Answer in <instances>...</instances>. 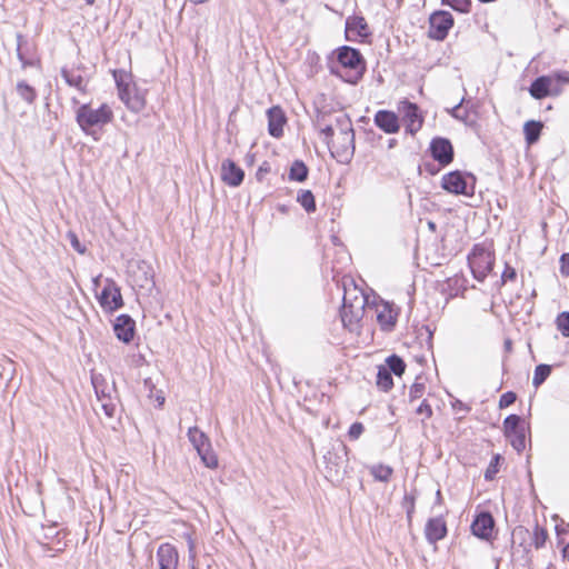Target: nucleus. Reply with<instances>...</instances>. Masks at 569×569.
Segmentation results:
<instances>
[{
  "mask_svg": "<svg viewBox=\"0 0 569 569\" xmlns=\"http://www.w3.org/2000/svg\"><path fill=\"white\" fill-rule=\"evenodd\" d=\"M244 171L231 159H224L221 163V179L230 187H238L242 183Z\"/></svg>",
  "mask_w": 569,
  "mask_h": 569,
  "instance_id": "obj_13",
  "label": "nucleus"
},
{
  "mask_svg": "<svg viewBox=\"0 0 569 569\" xmlns=\"http://www.w3.org/2000/svg\"><path fill=\"white\" fill-rule=\"evenodd\" d=\"M375 123L386 133H397L400 129L397 114L388 110H379L375 114Z\"/></svg>",
  "mask_w": 569,
  "mask_h": 569,
  "instance_id": "obj_21",
  "label": "nucleus"
},
{
  "mask_svg": "<svg viewBox=\"0 0 569 569\" xmlns=\"http://www.w3.org/2000/svg\"><path fill=\"white\" fill-rule=\"evenodd\" d=\"M150 283H152V280L150 278H148V277H144V280L141 281V282H138V286L143 288V287H146V286H148Z\"/></svg>",
  "mask_w": 569,
  "mask_h": 569,
  "instance_id": "obj_57",
  "label": "nucleus"
},
{
  "mask_svg": "<svg viewBox=\"0 0 569 569\" xmlns=\"http://www.w3.org/2000/svg\"><path fill=\"white\" fill-rule=\"evenodd\" d=\"M441 186L446 191L453 194H470L467 180L460 171H452L445 174L441 179Z\"/></svg>",
  "mask_w": 569,
  "mask_h": 569,
  "instance_id": "obj_12",
  "label": "nucleus"
},
{
  "mask_svg": "<svg viewBox=\"0 0 569 569\" xmlns=\"http://www.w3.org/2000/svg\"><path fill=\"white\" fill-rule=\"evenodd\" d=\"M61 77L69 87L77 89L81 93L87 92L88 79L79 68H62Z\"/></svg>",
  "mask_w": 569,
  "mask_h": 569,
  "instance_id": "obj_22",
  "label": "nucleus"
},
{
  "mask_svg": "<svg viewBox=\"0 0 569 569\" xmlns=\"http://www.w3.org/2000/svg\"><path fill=\"white\" fill-rule=\"evenodd\" d=\"M157 559L160 569H177L179 555L177 549L170 543H162L157 550Z\"/></svg>",
  "mask_w": 569,
  "mask_h": 569,
  "instance_id": "obj_16",
  "label": "nucleus"
},
{
  "mask_svg": "<svg viewBox=\"0 0 569 569\" xmlns=\"http://www.w3.org/2000/svg\"><path fill=\"white\" fill-rule=\"evenodd\" d=\"M339 122L345 124L340 132L338 139L340 143H336L335 156L345 157L346 159L351 156L355 151V131L351 127V123L346 119H338Z\"/></svg>",
  "mask_w": 569,
  "mask_h": 569,
  "instance_id": "obj_10",
  "label": "nucleus"
},
{
  "mask_svg": "<svg viewBox=\"0 0 569 569\" xmlns=\"http://www.w3.org/2000/svg\"><path fill=\"white\" fill-rule=\"evenodd\" d=\"M495 258L492 253L481 246H475L468 256L469 267L478 281H483L492 270Z\"/></svg>",
  "mask_w": 569,
  "mask_h": 569,
  "instance_id": "obj_6",
  "label": "nucleus"
},
{
  "mask_svg": "<svg viewBox=\"0 0 569 569\" xmlns=\"http://www.w3.org/2000/svg\"><path fill=\"white\" fill-rule=\"evenodd\" d=\"M499 461H500V455H496L492 457V459L485 472L486 480H492L495 478V476L498 473Z\"/></svg>",
  "mask_w": 569,
  "mask_h": 569,
  "instance_id": "obj_42",
  "label": "nucleus"
},
{
  "mask_svg": "<svg viewBox=\"0 0 569 569\" xmlns=\"http://www.w3.org/2000/svg\"><path fill=\"white\" fill-rule=\"evenodd\" d=\"M71 247L78 251L79 253L86 252V247L81 244L80 240L78 239L77 234L72 231H69L67 234Z\"/></svg>",
  "mask_w": 569,
  "mask_h": 569,
  "instance_id": "obj_46",
  "label": "nucleus"
},
{
  "mask_svg": "<svg viewBox=\"0 0 569 569\" xmlns=\"http://www.w3.org/2000/svg\"><path fill=\"white\" fill-rule=\"evenodd\" d=\"M542 123L539 121H527L523 126V132L528 144H532L538 141Z\"/></svg>",
  "mask_w": 569,
  "mask_h": 569,
  "instance_id": "obj_26",
  "label": "nucleus"
},
{
  "mask_svg": "<svg viewBox=\"0 0 569 569\" xmlns=\"http://www.w3.org/2000/svg\"><path fill=\"white\" fill-rule=\"evenodd\" d=\"M416 412L420 416H425L426 419H429L432 416V409L427 401H422Z\"/></svg>",
  "mask_w": 569,
  "mask_h": 569,
  "instance_id": "obj_50",
  "label": "nucleus"
},
{
  "mask_svg": "<svg viewBox=\"0 0 569 569\" xmlns=\"http://www.w3.org/2000/svg\"><path fill=\"white\" fill-rule=\"evenodd\" d=\"M415 495L406 493L402 500V507L406 508L407 518L409 521L412 519V515L415 512Z\"/></svg>",
  "mask_w": 569,
  "mask_h": 569,
  "instance_id": "obj_41",
  "label": "nucleus"
},
{
  "mask_svg": "<svg viewBox=\"0 0 569 569\" xmlns=\"http://www.w3.org/2000/svg\"><path fill=\"white\" fill-rule=\"evenodd\" d=\"M560 273L565 277L569 276V253H563L560 257Z\"/></svg>",
  "mask_w": 569,
  "mask_h": 569,
  "instance_id": "obj_51",
  "label": "nucleus"
},
{
  "mask_svg": "<svg viewBox=\"0 0 569 569\" xmlns=\"http://www.w3.org/2000/svg\"><path fill=\"white\" fill-rule=\"evenodd\" d=\"M460 110H461V102L448 111L453 118L459 119V120H465V117L460 113Z\"/></svg>",
  "mask_w": 569,
  "mask_h": 569,
  "instance_id": "obj_53",
  "label": "nucleus"
},
{
  "mask_svg": "<svg viewBox=\"0 0 569 569\" xmlns=\"http://www.w3.org/2000/svg\"><path fill=\"white\" fill-rule=\"evenodd\" d=\"M101 308L107 312H113L122 307V296L114 281L107 279L106 286L98 296Z\"/></svg>",
  "mask_w": 569,
  "mask_h": 569,
  "instance_id": "obj_8",
  "label": "nucleus"
},
{
  "mask_svg": "<svg viewBox=\"0 0 569 569\" xmlns=\"http://www.w3.org/2000/svg\"><path fill=\"white\" fill-rule=\"evenodd\" d=\"M551 78L549 76L538 77L530 86L529 92L535 99L541 100L549 97Z\"/></svg>",
  "mask_w": 569,
  "mask_h": 569,
  "instance_id": "obj_24",
  "label": "nucleus"
},
{
  "mask_svg": "<svg viewBox=\"0 0 569 569\" xmlns=\"http://www.w3.org/2000/svg\"><path fill=\"white\" fill-rule=\"evenodd\" d=\"M387 369H389V372L395 373L396 376H401L406 370V363L405 361L398 357L397 355H392L387 358Z\"/></svg>",
  "mask_w": 569,
  "mask_h": 569,
  "instance_id": "obj_33",
  "label": "nucleus"
},
{
  "mask_svg": "<svg viewBox=\"0 0 569 569\" xmlns=\"http://www.w3.org/2000/svg\"><path fill=\"white\" fill-rule=\"evenodd\" d=\"M397 316L391 303L381 301L377 305V320L382 330L391 331L396 326Z\"/></svg>",
  "mask_w": 569,
  "mask_h": 569,
  "instance_id": "obj_19",
  "label": "nucleus"
},
{
  "mask_svg": "<svg viewBox=\"0 0 569 569\" xmlns=\"http://www.w3.org/2000/svg\"><path fill=\"white\" fill-rule=\"evenodd\" d=\"M377 386L382 391H388L393 386V380L389 369L380 367L377 373Z\"/></svg>",
  "mask_w": 569,
  "mask_h": 569,
  "instance_id": "obj_29",
  "label": "nucleus"
},
{
  "mask_svg": "<svg viewBox=\"0 0 569 569\" xmlns=\"http://www.w3.org/2000/svg\"><path fill=\"white\" fill-rule=\"evenodd\" d=\"M268 131L270 136L280 138L283 134V126L287 122L286 114L279 106L271 107L267 111Z\"/></svg>",
  "mask_w": 569,
  "mask_h": 569,
  "instance_id": "obj_15",
  "label": "nucleus"
},
{
  "mask_svg": "<svg viewBox=\"0 0 569 569\" xmlns=\"http://www.w3.org/2000/svg\"><path fill=\"white\" fill-rule=\"evenodd\" d=\"M515 535H523V536H529V531L527 529H523V528H518L515 530Z\"/></svg>",
  "mask_w": 569,
  "mask_h": 569,
  "instance_id": "obj_56",
  "label": "nucleus"
},
{
  "mask_svg": "<svg viewBox=\"0 0 569 569\" xmlns=\"http://www.w3.org/2000/svg\"><path fill=\"white\" fill-rule=\"evenodd\" d=\"M445 3L449 4L453 9L466 12L468 11L470 0H443Z\"/></svg>",
  "mask_w": 569,
  "mask_h": 569,
  "instance_id": "obj_44",
  "label": "nucleus"
},
{
  "mask_svg": "<svg viewBox=\"0 0 569 569\" xmlns=\"http://www.w3.org/2000/svg\"><path fill=\"white\" fill-rule=\"evenodd\" d=\"M17 53L23 68L33 67L39 62L34 46L29 42V38H18Z\"/></svg>",
  "mask_w": 569,
  "mask_h": 569,
  "instance_id": "obj_17",
  "label": "nucleus"
},
{
  "mask_svg": "<svg viewBox=\"0 0 569 569\" xmlns=\"http://www.w3.org/2000/svg\"><path fill=\"white\" fill-rule=\"evenodd\" d=\"M557 329L563 337L569 338V312L563 311L556 319Z\"/></svg>",
  "mask_w": 569,
  "mask_h": 569,
  "instance_id": "obj_39",
  "label": "nucleus"
},
{
  "mask_svg": "<svg viewBox=\"0 0 569 569\" xmlns=\"http://www.w3.org/2000/svg\"><path fill=\"white\" fill-rule=\"evenodd\" d=\"M98 402L108 418H112L117 410L116 395L107 398H99Z\"/></svg>",
  "mask_w": 569,
  "mask_h": 569,
  "instance_id": "obj_36",
  "label": "nucleus"
},
{
  "mask_svg": "<svg viewBox=\"0 0 569 569\" xmlns=\"http://www.w3.org/2000/svg\"><path fill=\"white\" fill-rule=\"evenodd\" d=\"M392 468L385 465H375L370 467V473L377 481L387 482L392 476Z\"/></svg>",
  "mask_w": 569,
  "mask_h": 569,
  "instance_id": "obj_31",
  "label": "nucleus"
},
{
  "mask_svg": "<svg viewBox=\"0 0 569 569\" xmlns=\"http://www.w3.org/2000/svg\"><path fill=\"white\" fill-rule=\"evenodd\" d=\"M548 538V532L545 528L536 526L532 532V545L536 549H540L545 546Z\"/></svg>",
  "mask_w": 569,
  "mask_h": 569,
  "instance_id": "obj_38",
  "label": "nucleus"
},
{
  "mask_svg": "<svg viewBox=\"0 0 569 569\" xmlns=\"http://www.w3.org/2000/svg\"><path fill=\"white\" fill-rule=\"evenodd\" d=\"M517 277V272H516V269L509 264H506V268L501 274V280L502 282H507V281H513Z\"/></svg>",
  "mask_w": 569,
  "mask_h": 569,
  "instance_id": "obj_49",
  "label": "nucleus"
},
{
  "mask_svg": "<svg viewBox=\"0 0 569 569\" xmlns=\"http://www.w3.org/2000/svg\"><path fill=\"white\" fill-rule=\"evenodd\" d=\"M495 527V521L489 512H481L471 523L472 533L483 540L490 539Z\"/></svg>",
  "mask_w": 569,
  "mask_h": 569,
  "instance_id": "obj_14",
  "label": "nucleus"
},
{
  "mask_svg": "<svg viewBox=\"0 0 569 569\" xmlns=\"http://www.w3.org/2000/svg\"><path fill=\"white\" fill-rule=\"evenodd\" d=\"M331 71L348 83H357L363 74L365 61L360 52L350 47H341L337 50V62Z\"/></svg>",
  "mask_w": 569,
  "mask_h": 569,
  "instance_id": "obj_1",
  "label": "nucleus"
},
{
  "mask_svg": "<svg viewBox=\"0 0 569 569\" xmlns=\"http://www.w3.org/2000/svg\"><path fill=\"white\" fill-rule=\"evenodd\" d=\"M428 226L430 229H435V227H436L435 222H431V221L428 223Z\"/></svg>",
  "mask_w": 569,
  "mask_h": 569,
  "instance_id": "obj_60",
  "label": "nucleus"
},
{
  "mask_svg": "<svg viewBox=\"0 0 569 569\" xmlns=\"http://www.w3.org/2000/svg\"><path fill=\"white\" fill-rule=\"evenodd\" d=\"M398 111L402 114L403 120L407 123V131L410 134H415L421 129L423 117L416 103L402 100L398 104Z\"/></svg>",
  "mask_w": 569,
  "mask_h": 569,
  "instance_id": "obj_9",
  "label": "nucleus"
},
{
  "mask_svg": "<svg viewBox=\"0 0 569 569\" xmlns=\"http://www.w3.org/2000/svg\"><path fill=\"white\" fill-rule=\"evenodd\" d=\"M366 21L361 17H351L346 22V33H357L356 36H368L362 33L366 30Z\"/></svg>",
  "mask_w": 569,
  "mask_h": 569,
  "instance_id": "obj_27",
  "label": "nucleus"
},
{
  "mask_svg": "<svg viewBox=\"0 0 569 569\" xmlns=\"http://www.w3.org/2000/svg\"><path fill=\"white\" fill-rule=\"evenodd\" d=\"M431 156L441 166H448L453 160V148L446 138H435L430 143Z\"/></svg>",
  "mask_w": 569,
  "mask_h": 569,
  "instance_id": "obj_11",
  "label": "nucleus"
},
{
  "mask_svg": "<svg viewBox=\"0 0 569 569\" xmlns=\"http://www.w3.org/2000/svg\"><path fill=\"white\" fill-rule=\"evenodd\" d=\"M113 78L119 98L132 112H140L146 106L144 92L131 81V76L124 70H113Z\"/></svg>",
  "mask_w": 569,
  "mask_h": 569,
  "instance_id": "obj_3",
  "label": "nucleus"
},
{
  "mask_svg": "<svg viewBox=\"0 0 569 569\" xmlns=\"http://www.w3.org/2000/svg\"><path fill=\"white\" fill-rule=\"evenodd\" d=\"M453 26V18L450 12L439 11L430 17V27L439 33L446 34Z\"/></svg>",
  "mask_w": 569,
  "mask_h": 569,
  "instance_id": "obj_23",
  "label": "nucleus"
},
{
  "mask_svg": "<svg viewBox=\"0 0 569 569\" xmlns=\"http://www.w3.org/2000/svg\"><path fill=\"white\" fill-rule=\"evenodd\" d=\"M521 418L517 415L508 416L503 421V429L506 437H510V435L516 433L522 428H520Z\"/></svg>",
  "mask_w": 569,
  "mask_h": 569,
  "instance_id": "obj_34",
  "label": "nucleus"
},
{
  "mask_svg": "<svg viewBox=\"0 0 569 569\" xmlns=\"http://www.w3.org/2000/svg\"><path fill=\"white\" fill-rule=\"evenodd\" d=\"M321 134L323 136V141L328 146L332 156H335L336 141L333 140L335 130L331 126H326L321 129Z\"/></svg>",
  "mask_w": 569,
  "mask_h": 569,
  "instance_id": "obj_40",
  "label": "nucleus"
},
{
  "mask_svg": "<svg viewBox=\"0 0 569 569\" xmlns=\"http://www.w3.org/2000/svg\"><path fill=\"white\" fill-rule=\"evenodd\" d=\"M17 92L19 97L28 103H33L37 99V92L34 88L29 86L26 81H19L17 83Z\"/></svg>",
  "mask_w": 569,
  "mask_h": 569,
  "instance_id": "obj_30",
  "label": "nucleus"
},
{
  "mask_svg": "<svg viewBox=\"0 0 569 569\" xmlns=\"http://www.w3.org/2000/svg\"><path fill=\"white\" fill-rule=\"evenodd\" d=\"M425 389H426L425 383L415 382L410 387V390H409V399H410V401H413L416 399L421 398L423 392H425Z\"/></svg>",
  "mask_w": 569,
  "mask_h": 569,
  "instance_id": "obj_43",
  "label": "nucleus"
},
{
  "mask_svg": "<svg viewBox=\"0 0 569 569\" xmlns=\"http://www.w3.org/2000/svg\"><path fill=\"white\" fill-rule=\"evenodd\" d=\"M510 440V445L515 450L518 452H521L526 448V436L525 430H520L516 433L510 435V437H507Z\"/></svg>",
  "mask_w": 569,
  "mask_h": 569,
  "instance_id": "obj_37",
  "label": "nucleus"
},
{
  "mask_svg": "<svg viewBox=\"0 0 569 569\" xmlns=\"http://www.w3.org/2000/svg\"><path fill=\"white\" fill-rule=\"evenodd\" d=\"M297 201L307 212L316 210L315 197L310 190H301L297 197Z\"/></svg>",
  "mask_w": 569,
  "mask_h": 569,
  "instance_id": "obj_32",
  "label": "nucleus"
},
{
  "mask_svg": "<svg viewBox=\"0 0 569 569\" xmlns=\"http://www.w3.org/2000/svg\"><path fill=\"white\" fill-rule=\"evenodd\" d=\"M186 538L188 541L189 556H190V558L193 559L196 557L194 541L192 540L190 535H186Z\"/></svg>",
  "mask_w": 569,
  "mask_h": 569,
  "instance_id": "obj_54",
  "label": "nucleus"
},
{
  "mask_svg": "<svg viewBox=\"0 0 569 569\" xmlns=\"http://www.w3.org/2000/svg\"><path fill=\"white\" fill-rule=\"evenodd\" d=\"M88 3H92L94 0H86Z\"/></svg>",
  "mask_w": 569,
  "mask_h": 569,
  "instance_id": "obj_62",
  "label": "nucleus"
},
{
  "mask_svg": "<svg viewBox=\"0 0 569 569\" xmlns=\"http://www.w3.org/2000/svg\"><path fill=\"white\" fill-rule=\"evenodd\" d=\"M113 331L120 341L129 343L133 339L134 321L127 315H120L116 318Z\"/></svg>",
  "mask_w": 569,
  "mask_h": 569,
  "instance_id": "obj_18",
  "label": "nucleus"
},
{
  "mask_svg": "<svg viewBox=\"0 0 569 569\" xmlns=\"http://www.w3.org/2000/svg\"><path fill=\"white\" fill-rule=\"evenodd\" d=\"M112 118L113 112L106 103L97 109H93L90 104H82L76 112V120L86 133H90V130L94 127H103L109 123Z\"/></svg>",
  "mask_w": 569,
  "mask_h": 569,
  "instance_id": "obj_4",
  "label": "nucleus"
},
{
  "mask_svg": "<svg viewBox=\"0 0 569 569\" xmlns=\"http://www.w3.org/2000/svg\"><path fill=\"white\" fill-rule=\"evenodd\" d=\"M367 297L356 288L346 291L340 311L341 321L345 328L353 332L360 328V321L365 315Z\"/></svg>",
  "mask_w": 569,
  "mask_h": 569,
  "instance_id": "obj_2",
  "label": "nucleus"
},
{
  "mask_svg": "<svg viewBox=\"0 0 569 569\" xmlns=\"http://www.w3.org/2000/svg\"><path fill=\"white\" fill-rule=\"evenodd\" d=\"M549 77L551 78V83L549 87V96L557 97V96L561 94L562 86L559 83L557 78H555L552 74H549Z\"/></svg>",
  "mask_w": 569,
  "mask_h": 569,
  "instance_id": "obj_48",
  "label": "nucleus"
},
{
  "mask_svg": "<svg viewBox=\"0 0 569 569\" xmlns=\"http://www.w3.org/2000/svg\"><path fill=\"white\" fill-rule=\"evenodd\" d=\"M425 536L428 542L436 543L447 536V525L442 517L430 518L425 528Z\"/></svg>",
  "mask_w": 569,
  "mask_h": 569,
  "instance_id": "obj_20",
  "label": "nucleus"
},
{
  "mask_svg": "<svg viewBox=\"0 0 569 569\" xmlns=\"http://www.w3.org/2000/svg\"><path fill=\"white\" fill-rule=\"evenodd\" d=\"M517 399V396L512 391L505 392L499 400V408H507L511 406Z\"/></svg>",
  "mask_w": 569,
  "mask_h": 569,
  "instance_id": "obj_45",
  "label": "nucleus"
},
{
  "mask_svg": "<svg viewBox=\"0 0 569 569\" xmlns=\"http://www.w3.org/2000/svg\"><path fill=\"white\" fill-rule=\"evenodd\" d=\"M552 76L557 78L561 86L565 83H569V72L567 71L553 73Z\"/></svg>",
  "mask_w": 569,
  "mask_h": 569,
  "instance_id": "obj_52",
  "label": "nucleus"
},
{
  "mask_svg": "<svg viewBox=\"0 0 569 569\" xmlns=\"http://www.w3.org/2000/svg\"><path fill=\"white\" fill-rule=\"evenodd\" d=\"M551 372V367L549 365H539L535 369L532 385L537 388L542 385L546 379L549 377Z\"/></svg>",
  "mask_w": 569,
  "mask_h": 569,
  "instance_id": "obj_35",
  "label": "nucleus"
},
{
  "mask_svg": "<svg viewBox=\"0 0 569 569\" xmlns=\"http://www.w3.org/2000/svg\"><path fill=\"white\" fill-rule=\"evenodd\" d=\"M421 330L426 331V333H427V343H428V347L431 348L432 331L430 330V328L428 326H423L421 328Z\"/></svg>",
  "mask_w": 569,
  "mask_h": 569,
  "instance_id": "obj_55",
  "label": "nucleus"
},
{
  "mask_svg": "<svg viewBox=\"0 0 569 569\" xmlns=\"http://www.w3.org/2000/svg\"><path fill=\"white\" fill-rule=\"evenodd\" d=\"M563 558L569 560V543L563 548Z\"/></svg>",
  "mask_w": 569,
  "mask_h": 569,
  "instance_id": "obj_58",
  "label": "nucleus"
},
{
  "mask_svg": "<svg viewBox=\"0 0 569 569\" xmlns=\"http://www.w3.org/2000/svg\"><path fill=\"white\" fill-rule=\"evenodd\" d=\"M396 144H397V140L396 139H390L389 140V148H393Z\"/></svg>",
  "mask_w": 569,
  "mask_h": 569,
  "instance_id": "obj_59",
  "label": "nucleus"
},
{
  "mask_svg": "<svg viewBox=\"0 0 569 569\" xmlns=\"http://www.w3.org/2000/svg\"><path fill=\"white\" fill-rule=\"evenodd\" d=\"M308 172H309V170H308L307 166L302 161L296 160L291 164L290 172H289V179L293 180V181L302 182L307 179Z\"/></svg>",
  "mask_w": 569,
  "mask_h": 569,
  "instance_id": "obj_28",
  "label": "nucleus"
},
{
  "mask_svg": "<svg viewBox=\"0 0 569 569\" xmlns=\"http://www.w3.org/2000/svg\"><path fill=\"white\" fill-rule=\"evenodd\" d=\"M92 385L96 391L97 399L107 398L116 395L114 385L109 386L102 376H93Z\"/></svg>",
  "mask_w": 569,
  "mask_h": 569,
  "instance_id": "obj_25",
  "label": "nucleus"
},
{
  "mask_svg": "<svg viewBox=\"0 0 569 569\" xmlns=\"http://www.w3.org/2000/svg\"><path fill=\"white\" fill-rule=\"evenodd\" d=\"M511 347V342L510 341H506V348H510Z\"/></svg>",
  "mask_w": 569,
  "mask_h": 569,
  "instance_id": "obj_61",
  "label": "nucleus"
},
{
  "mask_svg": "<svg viewBox=\"0 0 569 569\" xmlns=\"http://www.w3.org/2000/svg\"><path fill=\"white\" fill-rule=\"evenodd\" d=\"M363 430L365 428L361 422H353L349 428L348 435L351 439L356 440L362 435Z\"/></svg>",
  "mask_w": 569,
  "mask_h": 569,
  "instance_id": "obj_47",
  "label": "nucleus"
},
{
  "mask_svg": "<svg viewBox=\"0 0 569 569\" xmlns=\"http://www.w3.org/2000/svg\"><path fill=\"white\" fill-rule=\"evenodd\" d=\"M326 478L333 481L339 480L343 473V469L348 462L347 447L339 443L332 447L323 456Z\"/></svg>",
  "mask_w": 569,
  "mask_h": 569,
  "instance_id": "obj_7",
  "label": "nucleus"
},
{
  "mask_svg": "<svg viewBox=\"0 0 569 569\" xmlns=\"http://www.w3.org/2000/svg\"><path fill=\"white\" fill-rule=\"evenodd\" d=\"M189 441L197 450L201 461L206 467L214 469L218 467V457L211 448L209 438L198 427H191L188 430Z\"/></svg>",
  "mask_w": 569,
  "mask_h": 569,
  "instance_id": "obj_5",
  "label": "nucleus"
},
{
  "mask_svg": "<svg viewBox=\"0 0 569 569\" xmlns=\"http://www.w3.org/2000/svg\"><path fill=\"white\" fill-rule=\"evenodd\" d=\"M282 3H284L287 0H280Z\"/></svg>",
  "mask_w": 569,
  "mask_h": 569,
  "instance_id": "obj_63",
  "label": "nucleus"
}]
</instances>
